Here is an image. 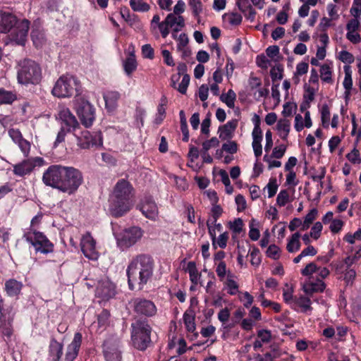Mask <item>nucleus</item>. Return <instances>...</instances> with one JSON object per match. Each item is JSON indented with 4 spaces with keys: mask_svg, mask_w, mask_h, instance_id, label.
<instances>
[{
    "mask_svg": "<svg viewBox=\"0 0 361 361\" xmlns=\"http://www.w3.org/2000/svg\"><path fill=\"white\" fill-rule=\"evenodd\" d=\"M233 275L231 273V271H228V277L224 283V285L228 290V293L232 295H235L238 289V285L233 279Z\"/></svg>",
    "mask_w": 361,
    "mask_h": 361,
    "instance_id": "42",
    "label": "nucleus"
},
{
    "mask_svg": "<svg viewBox=\"0 0 361 361\" xmlns=\"http://www.w3.org/2000/svg\"><path fill=\"white\" fill-rule=\"evenodd\" d=\"M143 235L142 229L133 226L123 229L120 233L114 232L118 246L122 250H126L135 245Z\"/></svg>",
    "mask_w": 361,
    "mask_h": 361,
    "instance_id": "7",
    "label": "nucleus"
},
{
    "mask_svg": "<svg viewBox=\"0 0 361 361\" xmlns=\"http://www.w3.org/2000/svg\"><path fill=\"white\" fill-rule=\"evenodd\" d=\"M152 327L147 322L137 319L131 324L133 345L139 350H145L151 343Z\"/></svg>",
    "mask_w": 361,
    "mask_h": 361,
    "instance_id": "5",
    "label": "nucleus"
},
{
    "mask_svg": "<svg viewBox=\"0 0 361 361\" xmlns=\"http://www.w3.org/2000/svg\"><path fill=\"white\" fill-rule=\"evenodd\" d=\"M15 143L18 146L25 157H27L30 151V143L27 140L22 138L20 141Z\"/></svg>",
    "mask_w": 361,
    "mask_h": 361,
    "instance_id": "53",
    "label": "nucleus"
},
{
    "mask_svg": "<svg viewBox=\"0 0 361 361\" xmlns=\"http://www.w3.org/2000/svg\"><path fill=\"white\" fill-rule=\"evenodd\" d=\"M300 234L297 232L293 233L290 238L288 239V243L286 245V249L288 252L294 253L298 252L300 249Z\"/></svg>",
    "mask_w": 361,
    "mask_h": 361,
    "instance_id": "33",
    "label": "nucleus"
},
{
    "mask_svg": "<svg viewBox=\"0 0 361 361\" xmlns=\"http://www.w3.org/2000/svg\"><path fill=\"white\" fill-rule=\"evenodd\" d=\"M236 99V94L233 90H229L227 93L222 94L220 97V99L226 104L229 108H233L235 106V101Z\"/></svg>",
    "mask_w": 361,
    "mask_h": 361,
    "instance_id": "41",
    "label": "nucleus"
},
{
    "mask_svg": "<svg viewBox=\"0 0 361 361\" xmlns=\"http://www.w3.org/2000/svg\"><path fill=\"white\" fill-rule=\"evenodd\" d=\"M133 188L128 180H119L110 197L109 210L114 216H121L132 207L131 197Z\"/></svg>",
    "mask_w": 361,
    "mask_h": 361,
    "instance_id": "3",
    "label": "nucleus"
},
{
    "mask_svg": "<svg viewBox=\"0 0 361 361\" xmlns=\"http://www.w3.org/2000/svg\"><path fill=\"white\" fill-rule=\"evenodd\" d=\"M317 268L318 265L315 262H310L301 270V274L304 276H310L317 273Z\"/></svg>",
    "mask_w": 361,
    "mask_h": 361,
    "instance_id": "52",
    "label": "nucleus"
},
{
    "mask_svg": "<svg viewBox=\"0 0 361 361\" xmlns=\"http://www.w3.org/2000/svg\"><path fill=\"white\" fill-rule=\"evenodd\" d=\"M350 12L354 18L360 19L361 15V4H357V0L353 1V4L350 10Z\"/></svg>",
    "mask_w": 361,
    "mask_h": 361,
    "instance_id": "64",
    "label": "nucleus"
},
{
    "mask_svg": "<svg viewBox=\"0 0 361 361\" xmlns=\"http://www.w3.org/2000/svg\"><path fill=\"white\" fill-rule=\"evenodd\" d=\"M238 121L237 119H232L226 124L219 127L218 133L219 138L222 140H230L233 137L234 132L238 126Z\"/></svg>",
    "mask_w": 361,
    "mask_h": 361,
    "instance_id": "21",
    "label": "nucleus"
},
{
    "mask_svg": "<svg viewBox=\"0 0 361 361\" xmlns=\"http://www.w3.org/2000/svg\"><path fill=\"white\" fill-rule=\"evenodd\" d=\"M123 68L125 73L128 75H130L137 68V62L134 55L128 56L123 62Z\"/></svg>",
    "mask_w": 361,
    "mask_h": 361,
    "instance_id": "39",
    "label": "nucleus"
},
{
    "mask_svg": "<svg viewBox=\"0 0 361 361\" xmlns=\"http://www.w3.org/2000/svg\"><path fill=\"white\" fill-rule=\"evenodd\" d=\"M42 180L45 185L71 195L83 183V175L73 166L53 164L44 171Z\"/></svg>",
    "mask_w": 361,
    "mask_h": 361,
    "instance_id": "1",
    "label": "nucleus"
},
{
    "mask_svg": "<svg viewBox=\"0 0 361 361\" xmlns=\"http://www.w3.org/2000/svg\"><path fill=\"white\" fill-rule=\"evenodd\" d=\"M311 304L312 302L309 298L302 295L298 298L295 297V300L290 307L295 310H300L302 312L306 313L312 310Z\"/></svg>",
    "mask_w": 361,
    "mask_h": 361,
    "instance_id": "26",
    "label": "nucleus"
},
{
    "mask_svg": "<svg viewBox=\"0 0 361 361\" xmlns=\"http://www.w3.org/2000/svg\"><path fill=\"white\" fill-rule=\"evenodd\" d=\"M228 240V233L227 232H224L220 234L217 238L215 236V245H213V246L216 247V245H217L221 248H225L227 245Z\"/></svg>",
    "mask_w": 361,
    "mask_h": 361,
    "instance_id": "56",
    "label": "nucleus"
},
{
    "mask_svg": "<svg viewBox=\"0 0 361 361\" xmlns=\"http://www.w3.org/2000/svg\"><path fill=\"white\" fill-rule=\"evenodd\" d=\"M189 5L192 11L193 16L198 17L202 11V4L200 0H190Z\"/></svg>",
    "mask_w": 361,
    "mask_h": 361,
    "instance_id": "51",
    "label": "nucleus"
},
{
    "mask_svg": "<svg viewBox=\"0 0 361 361\" xmlns=\"http://www.w3.org/2000/svg\"><path fill=\"white\" fill-rule=\"evenodd\" d=\"M243 226L244 224L240 218L235 219L233 221L228 222V228L235 235L240 234Z\"/></svg>",
    "mask_w": 361,
    "mask_h": 361,
    "instance_id": "44",
    "label": "nucleus"
},
{
    "mask_svg": "<svg viewBox=\"0 0 361 361\" xmlns=\"http://www.w3.org/2000/svg\"><path fill=\"white\" fill-rule=\"evenodd\" d=\"M103 353L106 361H122L121 350L116 342L105 341Z\"/></svg>",
    "mask_w": 361,
    "mask_h": 361,
    "instance_id": "19",
    "label": "nucleus"
},
{
    "mask_svg": "<svg viewBox=\"0 0 361 361\" xmlns=\"http://www.w3.org/2000/svg\"><path fill=\"white\" fill-rule=\"evenodd\" d=\"M134 311L139 315L153 317L157 313V307L149 300L136 298L133 300Z\"/></svg>",
    "mask_w": 361,
    "mask_h": 361,
    "instance_id": "14",
    "label": "nucleus"
},
{
    "mask_svg": "<svg viewBox=\"0 0 361 361\" xmlns=\"http://www.w3.org/2000/svg\"><path fill=\"white\" fill-rule=\"evenodd\" d=\"M23 288V283L16 279H11L5 282L4 290L8 296L18 298Z\"/></svg>",
    "mask_w": 361,
    "mask_h": 361,
    "instance_id": "24",
    "label": "nucleus"
},
{
    "mask_svg": "<svg viewBox=\"0 0 361 361\" xmlns=\"http://www.w3.org/2000/svg\"><path fill=\"white\" fill-rule=\"evenodd\" d=\"M290 201L288 192L286 190H281L276 197V204L279 207H284Z\"/></svg>",
    "mask_w": 361,
    "mask_h": 361,
    "instance_id": "49",
    "label": "nucleus"
},
{
    "mask_svg": "<svg viewBox=\"0 0 361 361\" xmlns=\"http://www.w3.org/2000/svg\"><path fill=\"white\" fill-rule=\"evenodd\" d=\"M322 224L321 222H316L311 228L310 236L317 240L319 238L322 231Z\"/></svg>",
    "mask_w": 361,
    "mask_h": 361,
    "instance_id": "61",
    "label": "nucleus"
},
{
    "mask_svg": "<svg viewBox=\"0 0 361 361\" xmlns=\"http://www.w3.org/2000/svg\"><path fill=\"white\" fill-rule=\"evenodd\" d=\"M80 80L75 76L65 74L60 76L52 88V94L58 98L71 97L79 92Z\"/></svg>",
    "mask_w": 361,
    "mask_h": 361,
    "instance_id": "6",
    "label": "nucleus"
},
{
    "mask_svg": "<svg viewBox=\"0 0 361 361\" xmlns=\"http://www.w3.org/2000/svg\"><path fill=\"white\" fill-rule=\"evenodd\" d=\"M75 109L83 126L89 128L95 120V109L84 98H78L75 101Z\"/></svg>",
    "mask_w": 361,
    "mask_h": 361,
    "instance_id": "8",
    "label": "nucleus"
},
{
    "mask_svg": "<svg viewBox=\"0 0 361 361\" xmlns=\"http://www.w3.org/2000/svg\"><path fill=\"white\" fill-rule=\"evenodd\" d=\"M16 99L17 95L15 92L0 88V104H10Z\"/></svg>",
    "mask_w": 361,
    "mask_h": 361,
    "instance_id": "35",
    "label": "nucleus"
},
{
    "mask_svg": "<svg viewBox=\"0 0 361 361\" xmlns=\"http://www.w3.org/2000/svg\"><path fill=\"white\" fill-rule=\"evenodd\" d=\"M345 78L343 82V85L346 92H350L353 87V80L351 75V71L348 66H345Z\"/></svg>",
    "mask_w": 361,
    "mask_h": 361,
    "instance_id": "48",
    "label": "nucleus"
},
{
    "mask_svg": "<svg viewBox=\"0 0 361 361\" xmlns=\"http://www.w3.org/2000/svg\"><path fill=\"white\" fill-rule=\"evenodd\" d=\"M344 240L350 244L355 243V240H361V229H358L353 234L347 233L344 237Z\"/></svg>",
    "mask_w": 361,
    "mask_h": 361,
    "instance_id": "58",
    "label": "nucleus"
},
{
    "mask_svg": "<svg viewBox=\"0 0 361 361\" xmlns=\"http://www.w3.org/2000/svg\"><path fill=\"white\" fill-rule=\"evenodd\" d=\"M33 170V164L30 159L25 160L13 166V173L18 176H23Z\"/></svg>",
    "mask_w": 361,
    "mask_h": 361,
    "instance_id": "30",
    "label": "nucleus"
},
{
    "mask_svg": "<svg viewBox=\"0 0 361 361\" xmlns=\"http://www.w3.org/2000/svg\"><path fill=\"white\" fill-rule=\"evenodd\" d=\"M16 311L13 307L3 308L0 300V332L7 340H10L13 334V319Z\"/></svg>",
    "mask_w": 361,
    "mask_h": 361,
    "instance_id": "10",
    "label": "nucleus"
},
{
    "mask_svg": "<svg viewBox=\"0 0 361 361\" xmlns=\"http://www.w3.org/2000/svg\"><path fill=\"white\" fill-rule=\"evenodd\" d=\"M308 68H309L308 63H307L305 62H300L297 64L296 71H295V72L294 73V76H293V80H294L295 83L297 84L299 82L300 79L298 78V75H302L307 73V71H308Z\"/></svg>",
    "mask_w": 361,
    "mask_h": 361,
    "instance_id": "46",
    "label": "nucleus"
},
{
    "mask_svg": "<svg viewBox=\"0 0 361 361\" xmlns=\"http://www.w3.org/2000/svg\"><path fill=\"white\" fill-rule=\"evenodd\" d=\"M142 214L150 220L155 221L159 215V209L156 202L151 197H145L140 204Z\"/></svg>",
    "mask_w": 361,
    "mask_h": 361,
    "instance_id": "18",
    "label": "nucleus"
},
{
    "mask_svg": "<svg viewBox=\"0 0 361 361\" xmlns=\"http://www.w3.org/2000/svg\"><path fill=\"white\" fill-rule=\"evenodd\" d=\"M190 83V76L188 74L183 75L180 83L176 88L181 94H185Z\"/></svg>",
    "mask_w": 361,
    "mask_h": 361,
    "instance_id": "59",
    "label": "nucleus"
},
{
    "mask_svg": "<svg viewBox=\"0 0 361 361\" xmlns=\"http://www.w3.org/2000/svg\"><path fill=\"white\" fill-rule=\"evenodd\" d=\"M339 59L341 61L346 63H352L354 61L353 55L345 50L340 51Z\"/></svg>",
    "mask_w": 361,
    "mask_h": 361,
    "instance_id": "63",
    "label": "nucleus"
},
{
    "mask_svg": "<svg viewBox=\"0 0 361 361\" xmlns=\"http://www.w3.org/2000/svg\"><path fill=\"white\" fill-rule=\"evenodd\" d=\"M185 271L189 274L190 280L192 283L195 286L197 285L201 277V274L198 271L195 262L193 261L189 262L187 264Z\"/></svg>",
    "mask_w": 361,
    "mask_h": 361,
    "instance_id": "32",
    "label": "nucleus"
},
{
    "mask_svg": "<svg viewBox=\"0 0 361 361\" xmlns=\"http://www.w3.org/2000/svg\"><path fill=\"white\" fill-rule=\"evenodd\" d=\"M320 77L322 82L332 84L334 80L332 78V65L324 63L320 67Z\"/></svg>",
    "mask_w": 361,
    "mask_h": 361,
    "instance_id": "34",
    "label": "nucleus"
},
{
    "mask_svg": "<svg viewBox=\"0 0 361 361\" xmlns=\"http://www.w3.org/2000/svg\"><path fill=\"white\" fill-rule=\"evenodd\" d=\"M23 238L32 244L37 252L47 254L53 251V244L41 232L30 229L24 234Z\"/></svg>",
    "mask_w": 361,
    "mask_h": 361,
    "instance_id": "9",
    "label": "nucleus"
},
{
    "mask_svg": "<svg viewBox=\"0 0 361 361\" xmlns=\"http://www.w3.org/2000/svg\"><path fill=\"white\" fill-rule=\"evenodd\" d=\"M183 322L188 331L193 332L195 330V315L192 312L187 311L184 313Z\"/></svg>",
    "mask_w": 361,
    "mask_h": 361,
    "instance_id": "38",
    "label": "nucleus"
},
{
    "mask_svg": "<svg viewBox=\"0 0 361 361\" xmlns=\"http://www.w3.org/2000/svg\"><path fill=\"white\" fill-rule=\"evenodd\" d=\"M30 22L27 20H23L17 24L14 30V40L18 44H23L25 42L29 30Z\"/></svg>",
    "mask_w": 361,
    "mask_h": 361,
    "instance_id": "22",
    "label": "nucleus"
},
{
    "mask_svg": "<svg viewBox=\"0 0 361 361\" xmlns=\"http://www.w3.org/2000/svg\"><path fill=\"white\" fill-rule=\"evenodd\" d=\"M16 311L13 307L3 308L0 300V332L7 340H10L13 334V319Z\"/></svg>",
    "mask_w": 361,
    "mask_h": 361,
    "instance_id": "11",
    "label": "nucleus"
},
{
    "mask_svg": "<svg viewBox=\"0 0 361 361\" xmlns=\"http://www.w3.org/2000/svg\"><path fill=\"white\" fill-rule=\"evenodd\" d=\"M120 99V94L116 91H110L104 94L105 106L109 111L116 109L118 101Z\"/></svg>",
    "mask_w": 361,
    "mask_h": 361,
    "instance_id": "29",
    "label": "nucleus"
},
{
    "mask_svg": "<svg viewBox=\"0 0 361 361\" xmlns=\"http://www.w3.org/2000/svg\"><path fill=\"white\" fill-rule=\"evenodd\" d=\"M17 24L16 18L11 13H4L0 18V33H6Z\"/></svg>",
    "mask_w": 361,
    "mask_h": 361,
    "instance_id": "25",
    "label": "nucleus"
},
{
    "mask_svg": "<svg viewBox=\"0 0 361 361\" xmlns=\"http://www.w3.org/2000/svg\"><path fill=\"white\" fill-rule=\"evenodd\" d=\"M228 270L226 269V264L224 261H221L219 262V264L216 265V272L219 278L220 281H223L226 276H228Z\"/></svg>",
    "mask_w": 361,
    "mask_h": 361,
    "instance_id": "50",
    "label": "nucleus"
},
{
    "mask_svg": "<svg viewBox=\"0 0 361 361\" xmlns=\"http://www.w3.org/2000/svg\"><path fill=\"white\" fill-rule=\"evenodd\" d=\"M356 145L355 144V147L353 149L346 155V158L353 164H360L361 158L360 157L359 150L356 148Z\"/></svg>",
    "mask_w": 361,
    "mask_h": 361,
    "instance_id": "54",
    "label": "nucleus"
},
{
    "mask_svg": "<svg viewBox=\"0 0 361 361\" xmlns=\"http://www.w3.org/2000/svg\"><path fill=\"white\" fill-rule=\"evenodd\" d=\"M57 119L61 121V126H64L67 131L75 130L79 123L75 116L66 107H61L59 110Z\"/></svg>",
    "mask_w": 361,
    "mask_h": 361,
    "instance_id": "16",
    "label": "nucleus"
},
{
    "mask_svg": "<svg viewBox=\"0 0 361 361\" xmlns=\"http://www.w3.org/2000/svg\"><path fill=\"white\" fill-rule=\"evenodd\" d=\"M321 119L324 128H328L329 126L331 113L327 104H323L321 108Z\"/></svg>",
    "mask_w": 361,
    "mask_h": 361,
    "instance_id": "47",
    "label": "nucleus"
},
{
    "mask_svg": "<svg viewBox=\"0 0 361 361\" xmlns=\"http://www.w3.org/2000/svg\"><path fill=\"white\" fill-rule=\"evenodd\" d=\"M290 129V122L287 119H281L277 123V130L282 139H286Z\"/></svg>",
    "mask_w": 361,
    "mask_h": 361,
    "instance_id": "36",
    "label": "nucleus"
},
{
    "mask_svg": "<svg viewBox=\"0 0 361 361\" xmlns=\"http://www.w3.org/2000/svg\"><path fill=\"white\" fill-rule=\"evenodd\" d=\"M63 345L58 342L54 338H51L49 345V356L52 361H61Z\"/></svg>",
    "mask_w": 361,
    "mask_h": 361,
    "instance_id": "23",
    "label": "nucleus"
},
{
    "mask_svg": "<svg viewBox=\"0 0 361 361\" xmlns=\"http://www.w3.org/2000/svg\"><path fill=\"white\" fill-rule=\"evenodd\" d=\"M130 6L136 12H147L150 9L149 5L142 0H130Z\"/></svg>",
    "mask_w": 361,
    "mask_h": 361,
    "instance_id": "43",
    "label": "nucleus"
},
{
    "mask_svg": "<svg viewBox=\"0 0 361 361\" xmlns=\"http://www.w3.org/2000/svg\"><path fill=\"white\" fill-rule=\"evenodd\" d=\"M78 141V145L82 149H88L94 146L102 145V136L100 131L93 132L83 130L80 135L75 134Z\"/></svg>",
    "mask_w": 361,
    "mask_h": 361,
    "instance_id": "12",
    "label": "nucleus"
},
{
    "mask_svg": "<svg viewBox=\"0 0 361 361\" xmlns=\"http://www.w3.org/2000/svg\"><path fill=\"white\" fill-rule=\"evenodd\" d=\"M304 88H305V93L303 94L304 101L306 103L310 104L314 99L315 94L318 91L319 87L317 86L305 85Z\"/></svg>",
    "mask_w": 361,
    "mask_h": 361,
    "instance_id": "40",
    "label": "nucleus"
},
{
    "mask_svg": "<svg viewBox=\"0 0 361 361\" xmlns=\"http://www.w3.org/2000/svg\"><path fill=\"white\" fill-rule=\"evenodd\" d=\"M356 276V272L353 269H346L344 271L343 280L347 286H352Z\"/></svg>",
    "mask_w": 361,
    "mask_h": 361,
    "instance_id": "55",
    "label": "nucleus"
},
{
    "mask_svg": "<svg viewBox=\"0 0 361 361\" xmlns=\"http://www.w3.org/2000/svg\"><path fill=\"white\" fill-rule=\"evenodd\" d=\"M177 50L182 54L183 57L190 55V51L188 47V37L186 34L181 33L178 37Z\"/></svg>",
    "mask_w": 361,
    "mask_h": 361,
    "instance_id": "31",
    "label": "nucleus"
},
{
    "mask_svg": "<svg viewBox=\"0 0 361 361\" xmlns=\"http://www.w3.org/2000/svg\"><path fill=\"white\" fill-rule=\"evenodd\" d=\"M116 293L115 285L109 279H103L99 281L96 288L95 294L103 300H108L113 298Z\"/></svg>",
    "mask_w": 361,
    "mask_h": 361,
    "instance_id": "17",
    "label": "nucleus"
},
{
    "mask_svg": "<svg viewBox=\"0 0 361 361\" xmlns=\"http://www.w3.org/2000/svg\"><path fill=\"white\" fill-rule=\"evenodd\" d=\"M82 338L80 332L74 334L73 341L66 348L64 361H74L76 359L81 346Z\"/></svg>",
    "mask_w": 361,
    "mask_h": 361,
    "instance_id": "20",
    "label": "nucleus"
},
{
    "mask_svg": "<svg viewBox=\"0 0 361 361\" xmlns=\"http://www.w3.org/2000/svg\"><path fill=\"white\" fill-rule=\"evenodd\" d=\"M81 251L89 259L97 260L99 256V252L96 247V240L93 238L90 233H84L80 243Z\"/></svg>",
    "mask_w": 361,
    "mask_h": 361,
    "instance_id": "13",
    "label": "nucleus"
},
{
    "mask_svg": "<svg viewBox=\"0 0 361 361\" xmlns=\"http://www.w3.org/2000/svg\"><path fill=\"white\" fill-rule=\"evenodd\" d=\"M219 144V140L214 137L209 140H206L202 143V151L207 152L212 147H215Z\"/></svg>",
    "mask_w": 361,
    "mask_h": 361,
    "instance_id": "62",
    "label": "nucleus"
},
{
    "mask_svg": "<svg viewBox=\"0 0 361 361\" xmlns=\"http://www.w3.org/2000/svg\"><path fill=\"white\" fill-rule=\"evenodd\" d=\"M266 188L268 190V197H272L275 195L277 192L278 185L276 183V180L275 178L270 179L269 183L267 185Z\"/></svg>",
    "mask_w": 361,
    "mask_h": 361,
    "instance_id": "60",
    "label": "nucleus"
},
{
    "mask_svg": "<svg viewBox=\"0 0 361 361\" xmlns=\"http://www.w3.org/2000/svg\"><path fill=\"white\" fill-rule=\"evenodd\" d=\"M283 298L286 303L291 306L295 300L293 297V288L289 286L288 283L286 284L285 288L283 290Z\"/></svg>",
    "mask_w": 361,
    "mask_h": 361,
    "instance_id": "45",
    "label": "nucleus"
},
{
    "mask_svg": "<svg viewBox=\"0 0 361 361\" xmlns=\"http://www.w3.org/2000/svg\"><path fill=\"white\" fill-rule=\"evenodd\" d=\"M166 22L173 32L180 31L185 26V20L182 16L169 13L166 17Z\"/></svg>",
    "mask_w": 361,
    "mask_h": 361,
    "instance_id": "27",
    "label": "nucleus"
},
{
    "mask_svg": "<svg viewBox=\"0 0 361 361\" xmlns=\"http://www.w3.org/2000/svg\"><path fill=\"white\" fill-rule=\"evenodd\" d=\"M267 255L270 258L277 259L280 257V248L276 245H271L267 250Z\"/></svg>",
    "mask_w": 361,
    "mask_h": 361,
    "instance_id": "57",
    "label": "nucleus"
},
{
    "mask_svg": "<svg viewBox=\"0 0 361 361\" xmlns=\"http://www.w3.org/2000/svg\"><path fill=\"white\" fill-rule=\"evenodd\" d=\"M154 269V261L150 255L140 254L133 257L126 269L129 286L137 283L142 288L152 277Z\"/></svg>",
    "mask_w": 361,
    "mask_h": 361,
    "instance_id": "2",
    "label": "nucleus"
},
{
    "mask_svg": "<svg viewBox=\"0 0 361 361\" xmlns=\"http://www.w3.org/2000/svg\"><path fill=\"white\" fill-rule=\"evenodd\" d=\"M31 37L34 45L36 47H41L45 42L44 34L39 28H35L32 30Z\"/></svg>",
    "mask_w": 361,
    "mask_h": 361,
    "instance_id": "37",
    "label": "nucleus"
},
{
    "mask_svg": "<svg viewBox=\"0 0 361 361\" xmlns=\"http://www.w3.org/2000/svg\"><path fill=\"white\" fill-rule=\"evenodd\" d=\"M17 78L23 85L38 84L42 79L41 68L34 61L24 59L18 63Z\"/></svg>",
    "mask_w": 361,
    "mask_h": 361,
    "instance_id": "4",
    "label": "nucleus"
},
{
    "mask_svg": "<svg viewBox=\"0 0 361 361\" xmlns=\"http://www.w3.org/2000/svg\"><path fill=\"white\" fill-rule=\"evenodd\" d=\"M326 288V283L321 279L316 281H310L303 286V290L306 294L311 295L314 293H322Z\"/></svg>",
    "mask_w": 361,
    "mask_h": 361,
    "instance_id": "28",
    "label": "nucleus"
},
{
    "mask_svg": "<svg viewBox=\"0 0 361 361\" xmlns=\"http://www.w3.org/2000/svg\"><path fill=\"white\" fill-rule=\"evenodd\" d=\"M211 212L212 216L207 220V225L209 230V234L212 241V245H215V228H218V231H221L222 229L221 224H216V221L222 214L223 209L219 205L213 204Z\"/></svg>",
    "mask_w": 361,
    "mask_h": 361,
    "instance_id": "15",
    "label": "nucleus"
}]
</instances>
